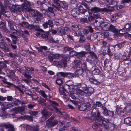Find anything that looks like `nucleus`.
Listing matches in <instances>:
<instances>
[{"mask_svg": "<svg viewBox=\"0 0 131 131\" xmlns=\"http://www.w3.org/2000/svg\"><path fill=\"white\" fill-rule=\"evenodd\" d=\"M92 73L94 75H98L100 73V70L95 66L92 67L91 69Z\"/></svg>", "mask_w": 131, "mask_h": 131, "instance_id": "nucleus-16", "label": "nucleus"}, {"mask_svg": "<svg viewBox=\"0 0 131 131\" xmlns=\"http://www.w3.org/2000/svg\"><path fill=\"white\" fill-rule=\"evenodd\" d=\"M102 35H103L104 38H108L109 36V34L107 31H105L102 32Z\"/></svg>", "mask_w": 131, "mask_h": 131, "instance_id": "nucleus-64", "label": "nucleus"}, {"mask_svg": "<svg viewBox=\"0 0 131 131\" xmlns=\"http://www.w3.org/2000/svg\"><path fill=\"white\" fill-rule=\"evenodd\" d=\"M115 127V125L112 124H110L108 126L106 125L105 127L106 129H109L111 130H113Z\"/></svg>", "mask_w": 131, "mask_h": 131, "instance_id": "nucleus-37", "label": "nucleus"}, {"mask_svg": "<svg viewBox=\"0 0 131 131\" xmlns=\"http://www.w3.org/2000/svg\"><path fill=\"white\" fill-rule=\"evenodd\" d=\"M58 122L60 123L61 128H62L61 130H60V131L65 130L67 129V127L66 126L65 127L64 126H63L64 123L63 122L60 121L58 122L56 120H54L53 121H46V125L48 127L52 128L57 124Z\"/></svg>", "mask_w": 131, "mask_h": 131, "instance_id": "nucleus-3", "label": "nucleus"}, {"mask_svg": "<svg viewBox=\"0 0 131 131\" xmlns=\"http://www.w3.org/2000/svg\"><path fill=\"white\" fill-rule=\"evenodd\" d=\"M32 74L26 73H23V74L24 75L25 78L28 79H30L32 77L31 75Z\"/></svg>", "mask_w": 131, "mask_h": 131, "instance_id": "nucleus-54", "label": "nucleus"}, {"mask_svg": "<svg viewBox=\"0 0 131 131\" xmlns=\"http://www.w3.org/2000/svg\"><path fill=\"white\" fill-rule=\"evenodd\" d=\"M8 25L10 28V32L11 33L10 34L15 35L17 34V30L16 27L14 25V24L12 21H8Z\"/></svg>", "mask_w": 131, "mask_h": 131, "instance_id": "nucleus-5", "label": "nucleus"}, {"mask_svg": "<svg viewBox=\"0 0 131 131\" xmlns=\"http://www.w3.org/2000/svg\"><path fill=\"white\" fill-rule=\"evenodd\" d=\"M49 102L50 105L53 107L55 109L56 112H59V113L61 114L62 113L59 111L56 107V106H58V104L55 101H53L50 100H49Z\"/></svg>", "mask_w": 131, "mask_h": 131, "instance_id": "nucleus-8", "label": "nucleus"}, {"mask_svg": "<svg viewBox=\"0 0 131 131\" xmlns=\"http://www.w3.org/2000/svg\"><path fill=\"white\" fill-rule=\"evenodd\" d=\"M102 34V32H99L96 34V35L97 36V38H98V39H99V40H102L104 38L103 35Z\"/></svg>", "mask_w": 131, "mask_h": 131, "instance_id": "nucleus-50", "label": "nucleus"}, {"mask_svg": "<svg viewBox=\"0 0 131 131\" xmlns=\"http://www.w3.org/2000/svg\"><path fill=\"white\" fill-rule=\"evenodd\" d=\"M86 53V52L84 51H82L79 52H78V54L77 56V58L82 60V58L85 56V55Z\"/></svg>", "mask_w": 131, "mask_h": 131, "instance_id": "nucleus-24", "label": "nucleus"}, {"mask_svg": "<svg viewBox=\"0 0 131 131\" xmlns=\"http://www.w3.org/2000/svg\"><path fill=\"white\" fill-rule=\"evenodd\" d=\"M75 92L76 94L78 95H83L85 93L83 90L80 89L79 88H78V87L76 89Z\"/></svg>", "mask_w": 131, "mask_h": 131, "instance_id": "nucleus-28", "label": "nucleus"}, {"mask_svg": "<svg viewBox=\"0 0 131 131\" xmlns=\"http://www.w3.org/2000/svg\"><path fill=\"white\" fill-rule=\"evenodd\" d=\"M4 127L6 128H8L7 131H15L14 127L12 125L10 124H5Z\"/></svg>", "mask_w": 131, "mask_h": 131, "instance_id": "nucleus-25", "label": "nucleus"}, {"mask_svg": "<svg viewBox=\"0 0 131 131\" xmlns=\"http://www.w3.org/2000/svg\"><path fill=\"white\" fill-rule=\"evenodd\" d=\"M19 24L22 27H27L28 26V23L27 22L24 21L20 23Z\"/></svg>", "mask_w": 131, "mask_h": 131, "instance_id": "nucleus-48", "label": "nucleus"}, {"mask_svg": "<svg viewBox=\"0 0 131 131\" xmlns=\"http://www.w3.org/2000/svg\"><path fill=\"white\" fill-rule=\"evenodd\" d=\"M41 113L43 115V117H45V119L48 118L49 116L52 114V113L50 111H48L46 110L43 109L42 110Z\"/></svg>", "mask_w": 131, "mask_h": 131, "instance_id": "nucleus-11", "label": "nucleus"}, {"mask_svg": "<svg viewBox=\"0 0 131 131\" xmlns=\"http://www.w3.org/2000/svg\"><path fill=\"white\" fill-rule=\"evenodd\" d=\"M67 60H62L60 62V65L62 67H66L67 65Z\"/></svg>", "mask_w": 131, "mask_h": 131, "instance_id": "nucleus-41", "label": "nucleus"}, {"mask_svg": "<svg viewBox=\"0 0 131 131\" xmlns=\"http://www.w3.org/2000/svg\"><path fill=\"white\" fill-rule=\"evenodd\" d=\"M87 90L86 91L91 94L93 93L94 90L93 88L92 87H87Z\"/></svg>", "mask_w": 131, "mask_h": 131, "instance_id": "nucleus-59", "label": "nucleus"}, {"mask_svg": "<svg viewBox=\"0 0 131 131\" xmlns=\"http://www.w3.org/2000/svg\"><path fill=\"white\" fill-rule=\"evenodd\" d=\"M57 32L59 34H61L62 35H65L66 34V32L64 31V29L60 27L58 28Z\"/></svg>", "mask_w": 131, "mask_h": 131, "instance_id": "nucleus-43", "label": "nucleus"}, {"mask_svg": "<svg viewBox=\"0 0 131 131\" xmlns=\"http://www.w3.org/2000/svg\"><path fill=\"white\" fill-rule=\"evenodd\" d=\"M25 110L24 107H15L13 109V111H15L16 113H20L23 111Z\"/></svg>", "mask_w": 131, "mask_h": 131, "instance_id": "nucleus-23", "label": "nucleus"}, {"mask_svg": "<svg viewBox=\"0 0 131 131\" xmlns=\"http://www.w3.org/2000/svg\"><path fill=\"white\" fill-rule=\"evenodd\" d=\"M45 99H43L42 97H41L38 101L39 102V103L41 104L42 105H43V104L46 105L45 104L44 102H45Z\"/></svg>", "mask_w": 131, "mask_h": 131, "instance_id": "nucleus-56", "label": "nucleus"}, {"mask_svg": "<svg viewBox=\"0 0 131 131\" xmlns=\"http://www.w3.org/2000/svg\"><path fill=\"white\" fill-rule=\"evenodd\" d=\"M59 91L61 95H64L66 93H65V92L66 91V90L62 86L60 87Z\"/></svg>", "mask_w": 131, "mask_h": 131, "instance_id": "nucleus-38", "label": "nucleus"}, {"mask_svg": "<svg viewBox=\"0 0 131 131\" xmlns=\"http://www.w3.org/2000/svg\"><path fill=\"white\" fill-rule=\"evenodd\" d=\"M0 28L4 31H6V28L3 22L2 21H0Z\"/></svg>", "mask_w": 131, "mask_h": 131, "instance_id": "nucleus-39", "label": "nucleus"}, {"mask_svg": "<svg viewBox=\"0 0 131 131\" xmlns=\"http://www.w3.org/2000/svg\"><path fill=\"white\" fill-rule=\"evenodd\" d=\"M31 5L30 3L28 1H25V3L23 5V8L25 9L26 12H29L33 17L39 16L36 18L37 21H40L41 18L39 17H42L43 15L38 11L30 8L29 7Z\"/></svg>", "mask_w": 131, "mask_h": 131, "instance_id": "nucleus-2", "label": "nucleus"}, {"mask_svg": "<svg viewBox=\"0 0 131 131\" xmlns=\"http://www.w3.org/2000/svg\"><path fill=\"white\" fill-rule=\"evenodd\" d=\"M70 56L71 57H73L74 56H77L78 52L74 51L73 50H71L69 53Z\"/></svg>", "mask_w": 131, "mask_h": 131, "instance_id": "nucleus-55", "label": "nucleus"}, {"mask_svg": "<svg viewBox=\"0 0 131 131\" xmlns=\"http://www.w3.org/2000/svg\"><path fill=\"white\" fill-rule=\"evenodd\" d=\"M92 119L95 121L99 122H102L103 124L105 126L107 125L109 121L108 119L104 118L102 116H100V113L99 111L97 108L93 109L91 112Z\"/></svg>", "mask_w": 131, "mask_h": 131, "instance_id": "nucleus-1", "label": "nucleus"}, {"mask_svg": "<svg viewBox=\"0 0 131 131\" xmlns=\"http://www.w3.org/2000/svg\"><path fill=\"white\" fill-rule=\"evenodd\" d=\"M124 122L127 124H131V118L129 117L126 118L124 119Z\"/></svg>", "mask_w": 131, "mask_h": 131, "instance_id": "nucleus-44", "label": "nucleus"}, {"mask_svg": "<svg viewBox=\"0 0 131 131\" xmlns=\"http://www.w3.org/2000/svg\"><path fill=\"white\" fill-rule=\"evenodd\" d=\"M102 125L100 124L96 123L92 126V128L94 129H96L97 128L100 127Z\"/></svg>", "mask_w": 131, "mask_h": 131, "instance_id": "nucleus-40", "label": "nucleus"}, {"mask_svg": "<svg viewBox=\"0 0 131 131\" xmlns=\"http://www.w3.org/2000/svg\"><path fill=\"white\" fill-rule=\"evenodd\" d=\"M131 28V24L129 23H127L125 25L124 27V28L120 30V32L121 31L123 32L122 33L125 32L129 31Z\"/></svg>", "mask_w": 131, "mask_h": 131, "instance_id": "nucleus-15", "label": "nucleus"}, {"mask_svg": "<svg viewBox=\"0 0 131 131\" xmlns=\"http://www.w3.org/2000/svg\"><path fill=\"white\" fill-rule=\"evenodd\" d=\"M73 84V82L72 80H69L66 82V85L69 87L72 86Z\"/></svg>", "mask_w": 131, "mask_h": 131, "instance_id": "nucleus-62", "label": "nucleus"}, {"mask_svg": "<svg viewBox=\"0 0 131 131\" xmlns=\"http://www.w3.org/2000/svg\"><path fill=\"white\" fill-rule=\"evenodd\" d=\"M88 106V107H87L86 104L85 103H82L81 105H78V109L81 111H84L87 109L88 110H89L90 108H91V105L90 103L88 102L87 103Z\"/></svg>", "mask_w": 131, "mask_h": 131, "instance_id": "nucleus-6", "label": "nucleus"}, {"mask_svg": "<svg viewBox=\"0 0 131 131\" xmlns=\"http://www.w3.org/2000/svg\"><path fill=\"white\" fill-rule=\"evenodd\" d=\"M12 7L10 8V10L14 13H16L17 11L20 12L21 11L25 10V9L23 7V4L22 6L19 5H12Z\"/></svg>", "mask_w": 131, "mask_h": 131, "instance_id": "nucleus-4", "label": "nucleus"}, {"mask_svg": "<svg viewBox=\"0 0 131 131\" xmlns=\"http://www.w3.org/2000/svg\"><path fill=\"white\" fill-rule=\"evenodd\" d=\"M36 23V22L34 23L33 25H29L28 24V26L27 28L30 29L32 30L35 27H39V23H37V24L36 25H35V23Z\"/></svg>", "mask_w": 131, "mask_h": 131, "instance_id": "nucleus-34", "label": "nucleus"}, {"mask_svg": "<svg viewBox=\"0 0 131 131\" xmlns=\"http://www.w3.org/2000/svg\"><path fill=\"white\" fill-rule=\"evenodd\" d=\"M109 31H111L117 33H119L120 34L124 35L125 33H121L120 32V30H118L116 28L115 26L112 24H110L109 28Z\"/></svg>", "mask_w": 131, "mask_h": 131, "instance_id": "nucleus-10", "label": "nucleus"}, {"mask_svg": "<svg viewBox=\"0 0 131 131\" xmlns=\"http://www.w3.org/2000/svg\"><path fill=\"white\" fill-rule=\"evenodd\" d=\"M116 113L120 116H123L124 115L123 109L121 108H117L116 109Z\"/></svg>", "mask_w": 131, "mask_h": 131, "instance_id": "nucleus-32", "label": "nucleus"}, {"mask_svg": "<svg viewBox=\"0 0 131 131\" xmlns=\"http://www.w3.org/2000/svg\"><path fill=\"white\" fill-rule=\"evenodd\" d=\"M56 84L59 85L62 84L63 82L62 80L60 78H58L56 80Z\"/></svg>", "mask_w": 131, "mask_h": 131, "instance_id": "nucleus-63", "label": "nucleus"}, {"mask_svg": "<svg viewBox=\"0 0 131 131\" xmlns=\"http://www.w3.org/2000/svg\"><path fill=\"white\" fill-rule=\"evenodd\" d=\"M4 5L6 7H8L10 9V8L12 7L11 6V4L8 0H6L4 2Z\"/></svg>", "mask_w": 131, "mask_h": 131, "instance_id": "nucleus-53", "label": "nucleus"}, {"mask_svg": "<svg viewBox=\"0 0 131 131\" xmlns=\"http://www.w3.org/2000/svg\"><path fill=\"white\" fill-rule=\"evenodd\" d=\"M110 24L107 22H103L101 23V28L102 29L105 31L108 30Z\"/></svg>", "mask_w": 131, "mask_h": 131, "instance_id": "nucleus-9", "label": "nucleus"}, {"mask_svg": "<svg viewBox=\"0 0 131 131\" xmlns=\"http://www.w3.org/2000/svg\"><path fill=\"white\" fill-rule=\"evenodd\" d=\"M75 86L78 88H81L82 90L84 91H86L87 90V86L84 83H80L77 84Z\"/></svg>", "mask_w": 131, "mask_h": 131, "instance_id": "nucleus-17", "label": "nucleus"}, {"mask_svg": "<svg viewBox=\"0 0 131 131\" xmlns=\"http://www.w3.org/2000/svg\"><path fill=\"white\" fill-rule=\"evenodd\" d=\"M46 15L48 17H52L54 16L55 15V14L54 12H47Z\"/></svg>", "mask_w": 131, "mask_h": 131, "instance_id": "nucleus-57", "label": "nucleus"}, {"mask_svg": "<svg viewBox=\"0 0 131 131\" xmlns=\"http://www.w3.org/2000/svg\"><path fill=\"white\" fill-rule=\"evenodd\" d=\"M73 67L74 68L80 69L81 67V62L79 60L77 59L74 60L73 62Z\"/></svg>", "mask_w": 131, "mask_h": 131, "instance_id": "nucleus-14", "label": "nucleus"}, {"mask_svg": "<svg viewBox=\"0 0 131 131\" xmlns=\"http://www.w3.org/2000/svg\"><path fill=\"white\" fill-rule=\"evenodd\" d=\"M15 101H17V105H18L19 104L23 105L26 104H27V103L26 102H25L24 101H20L19 99H17Z\"/></svg>", "mask_w": 131, "mask_h": 131, "instance_id": "nucleus-58", "label": "nucleus"}, {"mask_svg": "<svg viewBox=\"0 0 131 131\" xmlns=\"http://www.w3.org/2000/svg\"><path fill=\"white\" fill-rule=\"evenodd\" d=\"M39 94L41 95L43 97L47 99L48 97L47 95L46 94L45 92L42 90H41Z\"/></svg>", "mask_w": 131, "mask_h": 131, "instance_id": "nucleus-51", "label": "nucleus"}, {"mask_svg": "<svg viewBox=\"0 0 131 131\" xmlns=\"http://www.w3.org/2000/svg\"><path fill=\"white\" fill-rule=\"evenodd\" d=\"M54 22L56 25H62L64 23L63 20L61 19H57L55 20Z\"/></svg>", "mask_w": 131, "mask_h": 131, "instance_id": "nucleus-36", "label": "nucleus"}, {"mask_svg": "<svg viewBox=\"0 0 131 131\" xmlns=\"http://www.w3.org/2000/svg\"><path fill=\"white\" fill-rule=\"evenodd\" d=\"M9 61L8 60H5L4 62L2 61H0V66L2 68H6L7 66L6 63L8 64Z\"/></svg>", "mask_w": 131, "mask_h": 131, "instance_id": "nucleus-33", "label": "nucleus"}, {"mask_svg": "<svg viewBox=\"0 0 131 131\" xmlns=\"http://www.w3.org/2000/svg\"><path fill=\"white\" fill-rule=\"evenodd\" d=\"M73 50V48L71 47H69L68 46H66L64 48L63 51L66 52L67 51H71Z\"/></svg>", "mask_w": 131, "mask_h": 131, "instance_id": "nucleus-46", "label": "nucleus"}, {"mask_svg": "<svg viewBox=\"0 0 131 131\" xmlns=\"http://www.w3.org/2000/svg\"><path fill=\"white\" fill-rule=\"evenodd\" d=\"M79 13H81L82 14H84L86 12L87 10L86 9H84L81 5L79 7L78 9Z\"/></svg>", "mask_w": 131, "mask_h": 131, "instance_id": "nucleus-35", "label": "nucleus"}, {"mask_svg": "<svg viewBox=\"0 0 131 131\" xmlns=\"http://www.w3.org/2000/svg\"><path fill=\"white\" fill-rule=\"evenodd\" d=\"M125 43V42L123 41L122 42L119 43L118 44H116V46H117L118 48L120 49L124 46Z\"/></svg>", "mask_w": 131, "mask_h": 131, "instance_id": "nucleus-52", "label": "nucleus"}, {"mask_svg": "<svg viewBox=\"0 0 131 131\" xmlns=\"http://www.w3.org/2000/svg\"><path fill=\"white\" fill-rule=\"evenodd\" d=\"M105 9L103 8H100L97 7H94L92 8L91 10L92 12H103V11H105Z\"/></svg>", "mask_w": 131, "mask_h": 131, "instance_id": "nucleus-26", "label": "nucleus"}, {"mask_svg": "<svg viewBox=\"0 0 131 131\" xmlns=\"http://www.w3.org/2000/svg\"><path fill=\"white\" fill-rule=\"evenodd\" d=\"M2 49H4V51L6 52H8L10 51V48L7 44V45H6L4 48Z\"/></svg>", "mask_w": 131, "mask_h": 131, "instance_id": "nucleus-60", "label": "nucleus"}, {"mask_svg": "<svg viewBox=\"0 0 131 131\" xmlns=\"http://www.w3.org/2000/svg\"><path fill=\"white\" fill-rule=\"evenodd\" d=\"M88 53L90 54L89 56L95 61V63H97L99 61L98 57L95 54L93 51H89Z\"/></svg>", "mask_w": 131, "mask_h": 131, "instance_id": "nucleus-13", "label": "nucleus"}, {"mask_svg": "<svg viewBox=\"0 0 131 131\" xmlns=\"http://www.w3.org/2000/svg\"><path fill=\"white\" fill-rule=\"evenodd\" d=\"M58 73L61 76L64 77H67L70 78L73 77L72 74L70 73L64 72H58Z\"/></svg>", "mask_w": 131, "mask_h": 131, "instance_id": "nucleus-18", "label": "nucleus"}, {"mask_svg": "<svg viewBox=\"0 0 131 131\" xmlns=\"http://www.w3.org/2000/svg\"><path fill=\"white\" fill-rule=\"evenodd\" d=\"M71 28L72 30L76 31L82 28L81 25L80 24H74L71 25Z\"/></svg>", "mask_w": 131, "mask_h": 131, "instance_id": "nucleus-21", "label": "nucleus"}, {"mask_svg": "<svg viewBox=\"0 0 131 131\" xmlns=\"http://www.w3.org/2000/svg\"><path fill=\"white\" fill-rule=\"evenodd\" d=\"M71 15L74 17H77L79 14L78 10L76 9H74L72 10L71 12Z\"/></svg>", "mask_w": 131, "mask_h": 131, "instance_id": "nucleus-27", "label": "nucleus"}, {"mask_svg": "<svg viewBox=\"0 0 131 131\" xmlns=\"http://www.w3.org/2000/svg\"><path fill=\"white\" fill-rule=\"evenodd\" d=\"M121 16V15L120 13L115 14L112 16L111 18V20L112 21L114 22Z\"/></svg>", "mask_w": 131, "mask_h": 131, "instance_id": "nucleus-22", "label": "nucleus"}, {"mask_svg": "<svg viewBox=\"0 0 131 131\" xmlns=\"http://www.w3.org/2000/svg\"><path fill=\"white\" fill-rule=\"evenodd\" d=\"M86 69L87 67L86 63H83L82 64H81V67L80 68V69H78V70L77 71H78V70H79V74H82L83 73V71L85 70Z\"/></svg>", "mask_w": 131, "mask_h": 131, "instance_id": "nucleus-19", "label": "nucleus"}, {"mask_svg": "<svg viewBox=\"0 0 131 131\" xmlns=\"http://www.w3.org/2000/svg\"><path fill=\"white\" fill-rule=\"evenodd\" d=\"M17 101H15L11 103H4L2 104L3 106H5V107L6 109L10 108L13 106H17Z\"/></svg>", "mask_w": 131, "mask_h": 131, "instance_id": "nucleus-7", "label": "nucleus"}, {"mask_svg": "<svg viewBox=\"0 0 131 131\" xmlns=\"http://www.w3.org/2000/svg\"><path fill=\"white\" fill-rule=\"evenodd\" d=\"M31 89H32V91L34 92H36L39 93L41 90H40L38 87H32L31 88Z\"/></svg>", "mask_w": 131, "mask_h": 131, "instance_id": "nucleus-42", "label": "nucleus"}, {"mask_svg": "<svg viewBox=\"0 0 131 131\" xmlns=\"http://www.w3.org/2000/svg\"><path fill=\"white\" fill-rule=\"evenodd\" d=\"M102 64L103 67L106 68L108 66L111 67V63L110 61H108L106 59V60L104 61L103 63H102Z\"/></svg>", "mask_w": 131, "mask_h": 131, "instance_id": "nucleus-31", "label": "nucleus"}, {"mask_svg": "<svg viewBox=\"0 0 131 131\" xmlns=\"http://www.w3.org/2000/svg\"><path fill=\"white\" fill-rule=\"evenodd\" d=\"M108 111L105 107H102V112L103 114L106 115H108Z\"/></svg>", "mask_w": 131, "mask_h": 131, "instance_id": "nucleus-47", "label": "nucleus"}, {"mask_svg": "<svg viewBox=\"0 0 131 131\" xmlns=\"http://www.w3.org/2000/svg\"><path fill=\"white\" fill-rule=\"evenodd\" d=\"M4 82L5 83L8 85L7 86V87L8 88H9L10 86H13L15 88V90L19 89V86H16L10 82H7L6 80H4Z\"/></svg>", "mask_w": 131, "mask_h": 131, "instance_id": "nucleus-30", "label": "nucleus"}, {"mask_svg": "<svg viewBox=\"0 0 131 131\" xmlns=\"http://www.w3.org/2000/svg\"><path fill=\"white\" fill-rule=\"evenodd\" d=\"M8 72L10 74V75H8V76L12 80L14 81L15 78H16L15 73L16 72V70H8Z\"/></svg>", "mask_w": 131, "mask_h": 131, "instance_id": "nucleus-20", "label": "nucleus"}, {"mask_svg": "<svg viewBox=\"0 0 131 131\" xmlns=\"http://www.w3.org/2000/svg\"><path fill=\"white\" fill-rule=\"evenodd\" d=\"M103 9H105V11H103V12H111L113 11L114 10L113 8L111 7H108V9L106 8H104Z\"/></svg>", "mask_w": 131, "mask_h": 131, "instance_id": "nucleus-49", "label": "nucleus"}, {"mask_svg": "<svg viewBox=\"0 0 131 131\" xmlns=\"http://www.w3.org/2000/svg\"><path fill=\"white\" fill-rule=\"evenodd\" d=\"M9 56L13 58H15L16 57H18V56L17 54L14 53L12 52H10L9 53Z\"/></svg>", "mask_w": 131, "mask_h": 131, "instance_id": "nucleus-61", "label": "nucleus"}, {"mask_svg": "<svg viewBox=\"0 0 131 131\" xmlns=\"http://www.w3.org/2000/svg\"><path fill=\"white\" fill-rule=\"evenodd\" d=\"M61 3L60 6H59V10H62V9L65 10L67 9L68 8V5L67 3L65 1H61Z\"/></svg>", "mask_w": 131, "mask_h": 131, "instance_id": "nucleus-12", "label": "nucleus"}, {"mask_svg": "<svg viewBox=\"0 0 131 131\" xmlns=\"http://www.w3.org/2000/svg\"><path fill=\"white\" fill-rule=\"evenodd\" d=\"M92 59L90 56H89L86 58V60L88 62L91 64L92 65L95 66L97 63H95V61L94 60H93Z\"/></svg>", "mask_w": 131, "mask_h": 131, "instance_id": "nucleus-29", "label": "nucleus"}, {"mask_svg": "<svg viewBox=\"0 0 131 131\" xmlns=\"http://www.w3.org/2000/svg\"><path fill=\"white\" fill-rule=\"evenodd\" d=\"M48 34L44 33L41 34V37L42 38L46 40H47L48 39Z\"/></svg>", "mask_w": 131, "mask_h": 131, "instance_id": "nucleus-45", "label": "nucleus"}]
</instances>
